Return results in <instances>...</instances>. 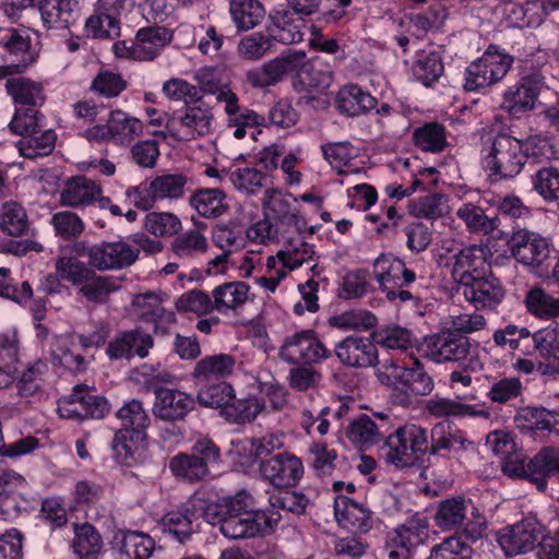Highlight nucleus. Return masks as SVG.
<instances>
[{
  "label": "nucleus",
  "mask_w": 559,
  "mask_h": 559,
  "mask_svg": "<svg viewBox=\"0 0 559 559\" xmlns=\"http://www.w3.org/2000/svg\"><path fill=\"white\" fill-rule=\"evenodd\" d=\"M527 310L535 317L551 319L559 316V298L547 294L543 288H532L526 297Z\"/></svg>",
  "instance_id": "nucleus-55"
},
{
  "label": "nucleus",
  "mask_w": 559,
  "mask_h": 559,
  "mask_svg": "<svg viewBox=\"0 0 559 559\" xmlns=\"http://www.w3.org/2000/svg\"><path fill=\"white\" fill-rule=\"evenodd\" d=\"M174 122L178 121L185 140L202 138L212 132L214 115L212 109L203 105L187 106L183 111L176 112Z\"/></svg>",
  "instance_id": "nucleus-26"
},
{
  "label": "nucleus",
  "mask_w": 559,
  "mask_h": 559,
  "mask_svg": "<svg viewBox=\"0 0 559 559\" xmlns=\"http://www.w3.org/2000/svg\"><path fill=\"white\" fill-rule=\"evenodd\" d=\"M469 502L462 497H453L441 501L435 516L436 524L443 531L461 526L466 519Z\"/></svg>",
  "instance_id": "nucleus-46"
},
{
  "label": "nucleus",
  "mask_w": 559,
  "mask_h": 559,
  "mask_svg": "<svg viewBox=\"0 0 559 559\" xmlns=\"http://www.w3.org/2000/svg\"><path fill=\"white\" fill-rule=\"evenodd\" d=\"M444 67L441 56L437 51L423 53L414 62L413 74L425 86H430L443 74Z\"/></svg>",
  "instance_id": "nucleus-56"
},
{
  "label": "nucleus",
  "mask_w": 559,
  "mask_h": 559,
  "mask_svg": "<svg viewBox=\"0 0 559 559\" xmlns=\"http://www.w3.org/2000/svg\"><path fill=\"white\" fill-rule=\"evenodd\" d=\"M118 559H147L154 549V540L146 534L132 531H117L112 539Z\"/></svg>",
  "instance_id": "nucleus-27"
},
{
  "label": "nucleus",
  "mask_w": 559,
  "mask_h": 559,
  "mask_svg": "<svg viewBox=\"0 0 559 559\" xmlns=\"http://www.w3.org/2000/svg\"><path fill=\"white\" fill-rule=\"evenodd\" d=\"M207 247L205 236L200 230L190 229L174 239L171 251L179 259L190 260L205 253Z\"/></svg>",
  "instance_id": "nucleus-50"
},
{
  "label": "nucleus",
  "mask_w": 559,
  "mask_h": 559,
  "mask_svg": "<svg viewBox=\"0 0 559 559\" xmlns=\"http://www.w3.org/2000/svg\"><path fill=\"white\" fill-rule=\"evenodd\" d=\"M120 421L119 430H127L133 436L147 438L146 429L151 425V418L140 400H131L124 403L116 413Z\"/></svg>",
  "instance_id": "nucleus-37"
},
{
  "label": "nucleus",
  "mask_w": 559,
  "mask_h": 559,
  "mask_svg": "<svg viewBox=\"0 0 559 559\" xmlns=\"http://www.w3.org/2000/svg\"><path fill=\"white\" fill-rule=\"evenodd\" d=\"M79 253L86 255L90 266L100 272L128 269L139 260V249L124 240L102 241Z\"/></svg>",
  "instance_id": "nucleus-9"
},
{
  "label": "nucleus",
  "mask_w": 559,
  "mask_h": 559,
  "mask_svg": "<svg viewBox=\"0 0 559 559\" xmlns=\"http://www.w3.org/2000/svg\"><path fill=\"white\" fill-rule=\"evenodd\" d=\"M229 13L239 32L259 25L265 16V9L259 0H230Z\"/></svg>",
  "instance_id": "nucleus-38"
},
{
  "label": "nucleus",
  "mask_w": 559,
  "mask_h": 559,
  "mask_svg": "<svg viewBox=\"0 0 559 559\" xmlns=\"http://www.w3.org/2000/svg\"><path fill=\"white\" fill-rule=\"evenodd\" d=\"M334 514L337 522H344L360 533H367L372 526L370 512L347 496L334 499Z\"/></svg>",
  "instance_id": "nucleus-34"
},
{
  "label": "nucleus",
  "mask_w": 559,
  "mask_h": 559,
  "mask_svg": "<svg viewBox=\"0 0 559 559\" xmlns=\"http://www.w3.org/2000/svg\"><path fill=\"white\" fill-rule=\"evenodd\" d=\"M414 144L423 151L439 153L448 144L444 127L438 122H428L413 131Z\"/></svg>",
  "instance_id": "nucleus-52"
},
{
  "label": "nucleus",
  "mask_w": 559,
  "mask_h": 559,
  "mask_svg": "<svg viewBox=\"0 0 559 559\" xmlns=\"http://www.w3.org/2000/svg\"><path fill=\"white\" fill-rule=\"evenodd\" d=\"M425 356L436 364L463 362L475 352V342L467 335L444 328L424 337Z\"/></svg>",
  "instance_id": "nucleus-7"
},
{
  "label": "nucleus",
  "mask_w": 559,
  "mask_h": 559,
  "mask_svg": "<svg viewBox=\"0 0 559 559\" xmlns=\"http://www.w3.org/2000/svg\"><path fill=\"white\" fill-rule=\"evenodd\" d=\"M265 206L272 217L282 225L293 226L297 233L306 228L305 219L292 210L289 200L276 190H266Z\"/></svg>",
  "instance_id": "nucleus-40"
},
{
  "label": "nucleus",
  "mask_w": 559,
  "mask_h": 559,
  "mask_svg": "<svg viewBox=\"0 0 559 559\" xmlns=\"http://www.w3.org/2000/svg\"><path fill=\"white\" fill-rule=\"evenodd\" d=\"M472 444L459 429H453L448 423H438L430 431L426 462L430 463L432 457L459 460Z\"/></svg>",
  "instance_id": "nucleus-17"
},
{
  "label": "nucleus",
  "mask_w": 559,
  "mask_h": 559,
  "mask_svg": "<svg viewBox=\"0 0 559 559\" xmlns=\"http://www.w3.org/2000/svg\"><path fill=\"white\" fill-rule=\"evenodd\" d=\"M249 285L241 281L227 282L212 290L215 311L226 314L237 311L248 300Z\"/></svg>",
  "instance_id": "nucleus-33"
},
{
  "label": "nucleus",
  "mask_w": 559,
  "mask_h": 559,
  "mask_svg": "<svg viewBox=\"0 0 559 559\" xmlns=\"http://www.w3.org/2000/svg\"><path fill=\"white\" fill-rule=\"evenodd\" d=\"M508 246L516 262L531 272L540 276L548 272L554 248L547 238L535 231L520 229L512 233Z\"/></svg>",
  "instance_id": "nucleus-5"
},
{
  "label": "nucleus",
  "mask_w": 559,
  "mask_h": 559,
  "mask_svg": "<svg viewBox=\"0 0 559 559\" xmlns=\"http://www.w3.org/2000/svg\"><path fill=\"white\" fill-rule=\"evenodd\" d=\"M545 526L534 516H528L507 527L500 533L498 543L507 556L512 557L540 547Z\"/></svg>",
  "instance_id": "nucleus-11"
},
{
  "label": "nucleus",
  "mask_w": 559,
  "mask_h": 559,
  "mask_svg": "<svg viewBox=\"0 0 559 559\" xmlns=\"http://www.w3.org/2000/svg\"><path fill=\"white\" fill-rule=\"evenodd\" d=\"M143 225L155 237L173 236L181 229V221L170 212H150L145 215Z\"/></svg>",
  "instance_id": "nucleus-60"
},
{
  "label": "nucleus",
  "mask_w": 559,
  "mask_h": 559,
  "mask_svg": "<svg viewBox=\"0 0 559 559\" xmlns=\"http://www.w3.org/2000/svg\"><path fill=\"white\" fill-rule=\"evenodd\" d=\"M452 259V277L457 283V288L490 271L479 246L465 247L454 253Z\"/></svg>",
  "instance_id": "nucleus-21"
},
{
  "label": "nucleus",
  "mask_w": 559,
  "mask_h": 559,
  "mask_svg": "<svg viewBox=\"0 0 559 559\" xmlns=\"http://www.w3.org/2000/svg\"><path fill=\"white\" fill-rule=\"evenodd\" d=\"M272 46L273 39L270 35L253 33L239 40L237 51L240 58L257 61L271 51Z\"/></svg>",
  "instance_id": "nucleus-63"
},
{
  "label": "nucleus",
  "mask_w": 559,
  "mask_h": 559,
  "mask_svg": "<svg viewBox=\"0 0 559 559\" xmlns=\"http://www.w3.org/2000/svg\"><path fill=\"white\" fill-rule=\"evenodd\" d=\"M190 452L178 453L169 461V469L173 475L188 483H197L205 479L211 473Z\"/></svg>",
  "instance_id": "nucleus-47"
},
{
  "label": "nucleus",
  "mask_w": 559,
  "mask_h": 559,
  "mask_svg": "<svg viewBox=\"0 0 559 559\" xmlns=\"http://www.w3.org/2000/svg\"><path fill=\"white\" fill-rule=\"evenodd\" d=\"M5 91L14 103L35 107L44 100L41 85L28 78L15 76L8 79Z\"/></svg>",
  "instance_id": "nucleus-42"
},
{
  "label": "nucleus",
  "mask_w": 559,
  "mask_h": 559,
  "mask_svg": "<svg viewBox=\"0 0 559 559\" xmlns=\"http://www.w3.org/2000/svg\"><path fill=\"white\" fill-rule=\"evenodd\" d=\"M544 85L545 79L539 73L522 78L516 85L504 92L501 108L511 116L519 118L520 115L535 108Z\"/></svg>",
  "instance_id": "nucleus-15"
},
{
  "label": "nucleus",
  "mask_w": 559,
  "mask_h": 559,
  "mask_svg": "<svg viewBox=\"0 0 559 559\" xmlns=\"http://www.w3.org/2000/svg\"><path fill=\"white\" fill-rule=\"evenodd\" d=\"M298 67L293 86L297 92H324L333 82L332 66L320 57L306 59L305 51H298Z\"/></svg>",
  "instance_id": "nucleus-14"
},
{
  "label": "nucleus",
  "mask_w": 559,
  "mask_h": 559,
  "mask_svg": "<svg viewBox=\"0 0 559 559\" xmlns=\"http://www.w3.org/2000/svg\"><path fill=\"white\" fill-rule=\"evenodd\" d=\"M200 510L195 504L185 506L165 514L162 519L164 532L170 534L179 543L188 540L193 533V523L199 520Z\"/></svg>",
  "instance_id": "nucleus-32"
},
{
  "label": "nucleus",
  "mask_w": 559,
  "mask_h": 559,
  "mask_svg": "<svg viewBox=\"0 0 559 559\" xmlns=\"http://www.w3.org/2000/svg\"><path fill=\"white\" fill-rule=\"evenodd\" d=\"M457 292L476 309L493 308L504 297V289L491 271L457 288Z\"/></svg>",
  "instance_id": "nucleus-19"
},
{
  "label": "nucleus",
  "mask_w": 559,
  "mask_h": 559,
  "mask_svg": "<svg viewBox=\"0 0 559 559\" xmlns=\"http://www.w3.org/2000/svg\"><path fill=\"white\" fill-rule=\"evenodd\" d=\"M411 212L418 218L437 219L449 213L448 198L442 193L421 197L411 205Z\"/></svg>",
  "instance_id": "nucleus-59"
},
{
  "label": "nucleus",
  "mask_w": 559,
  "mask_h": 559,
  "mask_svg": "<svg viewBox=\"0 0 559 559\" xmlns=\"http://www.w3.org/2000/svg\"><path fill=\"white\" fill-rule=\"evenodd\" d=\"M39 12L44 26L53 29H69L81 19L78 0H41Z\"/></svg>",
  "instance_id": "nucleus-24"
},
{
  "label": "nucleus",
  "mask_w": 559,
  "mask_h": 559,
  "mask_svg": "<svg viewBox=\"0 0 559 559\" xmlns=\"http://www.w3.org/2000/svg\"><path fill=\"white\" fill-rule=\"evenodd\" d=\"M377 282L390 301L400 299L402 302L418 301L417 293L406 289L416 280L414 271L406 267L404 261L391 253L380 254L373 263Z\"/></svg>",
  "instance_id": "nucleus-4"
},
{
  "label": "nucleus",
  "mask_w": 559,
  "mask_h": 559,
  "mask_svg": "<svg viewBox=\"0 0 559 559\" xmlns=\"http://www.w3.org/2000/svg\"><path fill=\"white\" fill-rule=\"evenodd\" d=\"M270 19L269 32L272 39L286 45L300 43L304 39L301 27L305 21L300 17H295L294 13L288 9L274 11Z\"/></svg>",
  "instance_id": "nucleus-29"
},
{
  "label": "nucleus",
  "mask_w": 559,
  "mask_h": 559,
  "mask_svg": "<svg viewBox=\"0 0 559 559\" xmlns=\"http://www.w3.org/2000/svg\"><path fill=\"white\" fill-rule=\"evenodd\" d=\"M263 408L264 404L255 396L247 395L243 397H236V395H234L226 408L221 411V414L229 423L245 424L254 420Z\"/></svg>",
  "instance_id": "nucleus-43"
},
{
  "label": "nucleus",
  "mask_w": 559,
  "mask_h": 559,
  "mask_svg": "<svg viewBox=\"0 0 559 559\" xmlns=\"http://www.w3.org/2000/svg\"><path fill=\"white\" fill-rule=\"evenodd\" d=\"M70 404H79L85 417L103 418L109 412V403L104 396L85 391L83 385L74 386L69 395Z\"/></svg>",
  "instance_id": "nucleus-54"
},
{
  "label": "nucleus",
  "mask_w": 559,
  "mask_h": 559,
  "mask_svg": "<svg viewBox=\"0 0 559 559\" xmlns=\"http://www.w3.org/2000/svg\"><path fill=\"white\" fill-rule=\"evenodd\" d=\"M235 365V357L228 354L205 356L195 365L193 376L195 378L226 377L234 371Z\"/></svg>",
  "instance_id": "nucleus-53"
},
{
  "label": "nucleus",
  "mask_w": 559,
  "mask_h": 559,
  "mask_svg": "<svg viewBox=\"0 0 559 559\" xmlns=\"http://www.w3.org/2000/svg\"><path fill=\"white\" fill-rule=\"evenodd\" d=\"M282 515L273 510H254L245 512L236 519L222 523V534L229 539L252 538L271 533L281 521Z\"/></svg>",
  "instance_id": "nucleus-12"
},
{
  "label": "nucleus",
  "mask_w": 559,
  "mask_h": 559,
  "mask_svg": "<svg viewBox=\"0 0 559 559\" xmlns=\"http://www.w3.org/2000/svg\"><path fill=\"white\" fill-rule=\"evenodd\" d=\"M492 338L497 346H509L510 349L520 350L523 355L530 352L527 345L531 341V332L525 326L508 324L495 331Z\"/></svg>",
  "instance_id": "nucleus-58"
},
{
  "label": "nucleus",
  "mask_w": 559,
  "mask_h": 559,
  "mask_svg": "<svg viewBox=\"0 0 559 559\" xmlns=\"http://www.w3.org/2000/svg\"><path fill=\"white\" fill-rule=\"evenodd\" d=\"M428 538V522L415 514L388 533L385 548L389 559H409L412 550Z\"/></svg>",
  "instance_id": "nucleus-10"
},
{
  "label": "nucleus",
  "mask_w": 559,
  "mask_h": 559,
  "mask_svg": "<svg viewBox=\"0 0 559 559\" xmlns=\"http://www.w3.org/2000/svg\"><path fill=\"white\" fill-rule=\"evenodd\" d=\"M390 367L394 370V388L390 394L394 405L409 407L417 396L432 392L433 380L418 361L412 368H401L394 364H390Z\"/></svg>",
  "instance_id": "nucleus-8"
},
{
  "label": "nucleus",
  "mask_w": 559,
  "mask_h": 559,
  "mask_svg": "<svg viewBox=\"0 0 559 559\" xmlns=\"http://www.w3.org/2000/svg\"><path fill=\"white\" fill-rule=\"evenodd\" d=\"M334 353L341 364L353 368L371 367L378 360L377 347L368 337L347 336L335 345Z\"/></svg>",
  "instance_id": "nucleus-20"
},
{
  "label": "nucleus",
  "mask_w": 559,
  "mask_h": 559,
  "mask_svg": "<svg viewBox=\"0 0 559 559\" xmlns=\"http://www.w3.org/2000/svg\"><path fill=\"white\" fill-rule=\"evenodd\" d=\"M530 481L539 491L547 488V479L559 475V448L544 447L530 460Z\"/></svg>",
  "instance_id": "nucleus-31"
},
{
  "label": "nucleus",
  "mask_w": 559,
  "mask_h": 559,
  "mask_svg": "<svg viewBox=\"0 0 559 559\" xmlns=\"http://www.w3.org/2000/svg\"><path fill=\"white\" fill-rule=\"evenodd\" d=\"M390 423H377L367 414L354 418L344 429L346 439L358 450L366 451L372 445L386 441Z\"/></svg>",
  "instance_id": "nucleus-18"
},
{
  "label": "nucleus",
  "mask_w": 559,
  "mask_h": 559,
  "mask_svg": "<svg viewBox=\"0 0 559 559\" xmlns=\"http://www.w3.org/2000/svg\"><path fill=\"white\" fill-rule=\"evenodd\" d=\"M155 401L152 412L155 418L167 423L185 420L187 415L194 409L195 400L192 395L166 386L154 389Z\"/></svg>",
  "instance_id": "nucleus-16"
},
{
  "label": "nucleus",
  "mask_w": 559,
  "mask_h": 559,
  "mask_svg": "<svg viewBox=\"0 0 559 559\" xmlns=\"http://www.w3.org/2000/svg\"><path fill=\"white\" fill-rule=\"evenodd\" d=\"M528 353L524 355H533L538 353L544 359H554L559 361V335L552 329H543L535 333H531L528 341Z\"/></svg>",
  "instance_id": "nucleus-57"
},
{
  "label": "nucleus",
  "mask_w": 559,
  "mask_h": 559,
  "mask_svg": "<svg viewBox=\"0 0 559 559\" xmlns=\"http://www.w3.org/2000/svg\"><path fill=\"white\" fill-rule=\"evenodd\" d=\"M0 47L3 48L2 59L16 70L25 71L33 62L31 38L26 32L15 28H0Z\"/></svg>",
  "instance_id": "nucleus-22"
},
{
  "label": "nucleus",
  "mask_w": 559,
  "mask_h": 559,
  "mask_svg": "<svg viewBox=\"0 0 559 559\" xmlns=\"http://www.w3.org/2000/svg\"><path fill=\"white\" fill-rule=\"evenodd\" d=\"M56 272L59 277L73 286H78V293L93 306L105 305L110 295L121 288L124 277L100 275L90 266V263L74 257H61L56 261Z\"/></svg>",
  "instance_id": "nucleus-1"
},
{
  "label": "nucleus",
  "mask_w": 559,
  "mask_h": 559,
  "mask_svg": "<svg viewBox=\"0 0 559 559\" xmlns=\"http://www.w3.org/2000/svg\"><path fill=\"white\" fill-rule=\"evenodd\" d=\"M270 509L273 511H284L292 514H302L309 503V499L302 493L297 491H277L269 496ZM281 515V513H278Z\"/></svg>",
  "instance_id": "nucleus-62"
},
{
  "label": "nucleus",
  "mask_w": 559,
  "mask_h": 559,
  "mask_svg": "<svg viewBox=\"0 0 559 559\" xmlns=\"http://www.w3.org/2000/svg\"><path fill=\"white\" fill-rule=\"evenodd\" d=\"M58 237L67 241L75 240L84 231L85 225L82 218L72 211L55 213L50 219Z\"/></svg>",
  "instance_id": "nucleus-61"
},
{
  "label": "nucleus",
  "mask_w": 559,
  "mask_h": 559,
  "mask_svg": "<svg viewBox=\"0 0 559 559\" xmlns=\"http://www.w3.org/2000/svg\"><path fill=\"white\" fill-rule=\"evenodd\" d=\"M534 190L547 202L559 200V170L542 167L532 176Z\"/></svg>",
  "instance_id": "nucleus-64"
},
{
  "label": "nucleus",
  "mask_w": 559,
  "mask_h": 559,
  "mask_svg": "<svg viewBox=\"0 0 559 559\" xmlns=\"http://www.w3.org/2000/svg\"><path fill=\"white\" fill-rule=\"evenodd\" d=\"M263 479L277 489L293 488L304 476L305 468L301 459L297 455L281 451L270 457L259 469Z\"/></svg>",
  "instance_id": "nucleus-13"
},
{
  "label": "nucleus",
  "mask_w": 559,
  "mask_h": 559,
  "mask_svg": "<svg viewBox=\"0 0 559 559\" xmlns=\"http://www.w3.org/2000/svg\"><path fill=\"white\" fill-rule=\"evenodd\" d=\"M102 194V187L85 176L69 178L60 192V204L68 207H86Z\"/></svg>",
  "instance_id": "nucleus-25"
},
{
  "label": "nucleus",
  "mask_w": 559,
  "mask_h": 559,
  "mask_svg": "<svg viewBox=\"0 0 559 559\" xmlns=\"http://www.w3.org/2000/svg\"><path fill=\"white\" fill-rule=\"evenodd\" d=\"M213 242L219 247L223 252L209 262V272L216 269L215 273L224 274L230 262L231 253L240 250L245 246V238L240 230L221 225L213 230Z\"/></svg>",
  "instance_id": "nucleus-28"
},
{
  "label": "nucleus",
  "mask_w": 559,
  "mask_h": 559,
  "mask_svg": "<svg viewBox=\"0 0 559 559\" xmlns=\"http://www.w3.org/2000/svg\"><path fill=\"white\" fill-rule=\"evenodd\" d=\"M0 229L12 237L27 235L29 221L25 209L14 201L3 203L0 209Z\"/></svg>",
  "instance_id": "nucleus-44"
},
{
  "label": "nucleus",
  "mask_w": 559,
  "mask_h": 559,
  "mask_svg": "<svg viewBox=\"0 0 559 559\" xmlns=\"http://www.w3.org/2000/svg\"><path fill=\"white\" fill-rule=\"evenodd\" d=\"M57 135L52 129L38 130L17 142L21 155L28 159L48 156L55 148Z\"/></svg>",
  "instance_id": "nucleus-45"
},
{
  "label": "nucleus",
  "mask_w": 559,
  "mask_h": 559,
  "mask_svg": "<svg viewBox=\"0 0 559 559\" xmlns=\"http://www.w3.org/2000/svg\"><path fill=\"white\" fill-rule=\"evenodd\" d=\"M173 33L164 26L142 27L136 32L135 56L140 61H150L156 58L160 50L171 41Z\"/></svg>",
  "instance_id": "nucleus-30"
},
{
  "label": "nucleus",
  "mask_w": 559,
  "mask_h": 559,
  "mask_svg": "<svg viewBox=\"0 0 559 559\" xmlns=\"http://www.w3.org/2000/svg\"><path fill=\"white\" fill-rule=\"evenodd\" d=\"M335 104L341 114L356 117L372 109L377 105V99L358 85L350 84L338 91Z\"/></svg>",
  "instance_id": "nucleus-35"
},
{
  "label": "nucleus",
  "mask_w": 559,
  "mask_h": 559,
  "mask_svg": "<svg viewBox=\"0 0 559 559\" xmlns=\"http://www.w3.org/2000/svg\"><path fill=\"white\" fill-rule=\"evenodd\" d=\"M189 204L205 218H217L228 210L226 194L218 188L195 190L189 198Z\"/></svg>",
  "instance_id": "nucleus-36"
},
{
  "label": "nucleus",
  "mask_w": 559,
  "mask_h": 559,
  "mask_svg": "<svg viewBox=\"0 0 559 559\" xmlns=\"http://www.w3.org/2000/svg\"><path fill=\"white\" fill-rule=\"evenodd\" d=\"M456 216L462 219L471 233L488 235L498 227V217H489L485 211L473 203H464L456 211Z\"/></svg>",
  "instance_id": "nucleus-49"
},
{
  "label": "nucleus",
  "mask_w": 559,
  "mask_h": 559,
  "mask_svg": "<svg viewBox=\"0 0 559 559\" xmlns=\"http://www.w3.org/2000/svg\"><path fill=\"white\" fill-rule=\"evenodd\" d=\"M425 409L430 416L436 418L447 416H475L488 418L490 416V413L487 409H477L476 406L438 395L426 402Z\"/></svg>",
  "instance_id": "nucleus-39"
},
{
  "label": "nucleus",
  "mask_w": 559,
  "mask_h": 559,
  "mask_svg": "<svg viewBox=\"0 0 559 559\" xmlns=\"http://www.w3.org/2000/svg\"><path fill=\"white\" fill-rule=\"evenodd\" d=\"M217 102L225 104V112L228 116L229 124H239L245 128L265 126V117L249 108L240 107L239 98L233 91L221 93Z\"/></svg>",
  "instance_id": "nucleus-41"
},
{
  "label": "nucleus",
  "mask_w": 559,
  "mask_h": 559,
  "mask_svg": "<svg viewBox=\"0 0 559 559\" xmlns=\"http://www.w3.org/2000/svg\"><path fill=\"white\" fill-rule=\"evenodd\" d=\"M513 63V57L497 45H489L483 56L472 62L465 72L464 88L469 92L485 91L501 81Z\"/></svg>",
  "instance_id": "nucleus-6"
},
{
  "label": "nucleus",
  "mask_w": 559,
  "mask_h": 559,
  "mask_svg": "<svg viewBox=\"0 0 559 559\" xmlns=\"http://www.w3.org/2000/svg\"><path fill=\"white\" fill-rule=\"evenodd\" d=\"M483 152V167L492 180L514 178L525 164L521 140L506 133L496 135Z\"/></svg>",
  "instance_id": "nucleus-3"
},
{
  "label": "nucleus",
  "mask_w": 559,
  "mask_h": 559,
  "mask_svg": "<svg viewBox=\"0 0 559 559\" xmlns=\"http://www.w3.org/2000/svg\"><path fill=\"white\" fill-rule=\"evenodd\" d=\"M72 547L81 559H98L103 548V539L93 525L85 523L75 527Z\"/></svg>",
  "instance_id": "nucleus-48"
},
{
  "label": "nucleus",
  "mask_w": 559,
  "mask_h": 559,
  "mask_svg": "<svg viewBox=\"0 0 559 559\" xmlns=\"http://www.w3.org/2000/svg\"><path fill=\"white\" fill-rule=\"evenodd\" d=\"M153 345L154 340L151 334L134 329L119 333L108 343L106 353L110 359H130L134 355L145 358Z\"/></svg>",
  "instance_id": "nucleus-23"
},
{
  "label": "nucleus",
  "mask_w": 559,
  "mask_h": 559,
  "mask_svg": "<svg viewBox=\"0 0 559 559\" xmlns=\"http://www.w3.org/2000/svg\"><path fill=\"white\" fill-rule=\"evenodd\" d=\"M188 181V177L181 173L163 174L153 178L150 188L157 200H177L185 195Z\"/></svg>",
  "instance_id": "nucleus-51"
},
{
  "label": "nucleus",
  "mask_w": 559,
  "mask_h": 559,
  "mask_svg": "<svg viewBox=\"0 0 559 559\" xmlns=\"http://www.w3.org/2000/svg\"><path fill=\"white\" fill-rule=\"evenodd\" d=\"M428 451L427 430L414 424H406L389 431L386 441L380 448L384 461L397 468L425 464Z\"/></svg>",
  "instance_id": "nucleus-2"
}]
</instances>
